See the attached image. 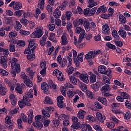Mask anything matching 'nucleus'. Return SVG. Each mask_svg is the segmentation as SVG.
<instances>
[{"label":"nucleus","mask_w":131,"mask_h":131,"mask_svg":"<svg viewBox=\"0 0 131 131\" xmlns=\"http://www.w3.org/2000/svg\"><path fill=\"white\" fill-rule=\"evenodd\" d=\"M61 40L60 43L61 46H66L68 43V34L66 33H63L61 37Z\"/></svg>","instance_id":"10"},{"label":"nucleus","mask_w":131,"mask_h":131,"mask_svg":"<svg viewBox=\"0 0 131 131\" xmlns=\"http://www.w3.org/2000/svg\"><path fill=\"white\" fill-rule=\"evenodd\" d=\"M96 115L98 120H99L100 122H104V121H105L106 117L104 115H102L99 112L96 113Z\"/></svg>","instance_id":"17"},{"label":"nucleus","mask_w":131,"mask_h":131,"mask_svg":"<svg viewBox=\"0 0 131 131\" xmlns=\"http://www.w3.org/2000/svg\"><path fill=\"white\" fill-rule=\"evenodd\" d=\"M7 92V89L5 87H3L2 84H0V94L2 96L6 95V93Z\"/></svg>","instance_id":"42"},{"label":"nucleus","mask_w":131,"mask_h":131,"mask_svg":"<svg viewBox=\"0 0 131 131\" xmlns=\"http://www.w3.org/2000/svg\"><path fill=\"white\" fill-rule=\"evenodd\" d=\"M31 52L32 51H31V53H27L28 54V55H27V58L30 61H33V60H34V59H35V54L33 53L31 54Z\"/></svg>","instance_id":"44"},{"label":"nucleus","mask_w":131,"mask_h":131,"mask_svg":"<svg viewBox=\"0 0 131 131\" xmlns=\"http://www.w3.org/2000/svg\"><path fill=\"white\" fill-rule=\"evenodd\" d=\"M16 45H17L19 47H25V41L22 40H19L17 41H16Z\"/></svg>","instance_id":"61"},{"label":"nucleus","mask_w":131,"mask_h":131,"mask_svg":"<svg viewBox=\"0 0 131 131\" xmlns=\"http://www.w3.org/2000/svg\"><path fill=\"white\" fill-rule=\"evenodd\" d=\"M98 101H99V102L102 103V104L105 106H107V99H106V98L103 97H99Z\"/></svg>","instance_id":"47"},{"label":"nucleus","mask_w":131,"mask_h":131,"mask_svg":"<svg viewBox=\"0 0 131 131\" xmlns=\"http://www.w3.org/2000/svg\"><path fill=\"white\" fill-rule=\"evenodd\" d=\"M23 100L27 106H28L29 107L31 106V104L30 103V99H29L27 96H24Z\"/></svg>","instance_id":"29"},{"label":"nucleus","mask_w":131,"mask_h":131,"mask_svg":"<svg viewBox=\"0 0 131 131\" xmlns=\"http://www.w3.org/2000/svg\"><path fill=\"white\" fill-rule=\"evenodd\" d=\"M49 40H51L53 42L56 43L57 42V39L56 38V34L54 33H51L50 34V36L49 37Z\"/></svg>","instance_id":"27"},{"label":"nucleus","mask_w":131,"mask_h":131,"mask_svg":"<svg viewBox=\"0 0 131 131\" xmlns=\"http://www.w3.org/2000/svg\"><path fill=\"white\" fill-rule=\"evenodd\" d=\"M0 63L2 64L3 68H7L8 64H7V59L5 56H1L0 59Z\"/></svg>","instance_id":"20"},{"label":"nucleus","mask_w":131,"mask_h":131,"mask_svg":"<svg viewBox=\"0 0 131 131\" xmlns=\"http://www.w3.org/2000/svg\"><path fill=\"white\" fill-rule=\"evenodd\" d=\"M118 34L120 36H121V37H122V38L125 39L126 38V31L123 30V27H120L119 28Z\"/></svg>","instance_id":"18"},{"label":"nucleus","mask_w":131,"mask_h":131,"mask_svg":"<svg viewBox=\"0 0 131 131\" xmlns=\"http://www.w3.org/2000/svg\"><path fill=\"white\" fill-rule=\"evenodd\" d=\"M8 50L11 53H14L16 50L15 49V45L13 43V42H11L9 45Z\"/></svg>","instance_id":"38"},{"label":"nucleus","mask_w":131,"mask_h":131,"mask_svg":"<svg viewBox=\"0 0 131 131\" xmlns=\"http://www.w3.org/2000/svg\"><path fill=\"white\" fill-rule=\"evenodd\" d=\"M106 46L108 49H111V50H116V46L110 42L106 43Z\"/></svg>","instance_id":"51"},{"label":"nucleus","mask_w":131,"mask_h":131,"mask_svg":"<svg viewBox=\"0 0 131 131\" xmlns=\"http://www.w3.org/2000/svg\"><path fill=\"white\" fill-rule=\"evenodd\" d=\"M83 22V19L80 18L78 20H74L73 21L74 27L77 28L79 27L80 25H82V23Z\"/></svg>","instance_id":"24"},{"label":"nucleus","mask_w":131,"mask_h":131,"mask_svg":"<svg viewBox=\"0 0 131 131\" xmlns=\"http://www.w3.org/2000/svg\"><path fill=\"white\" fill-rule=\"evenodd\" d=\"M57 61L58 62L59 65H60L61 67H62L64 68L65 67V65L64 63H62V56L61 55H59L57 57Z\"/></svg>","instance_id":"39"},{"label":"nucleus","mask_w":131,"mask_h":131,"mask_svg":"<svg viewBox=\"0 0 131 131\" xmlns=\"http://www.w3.org/2000/svg\"><path fill=\"white\" fill-rule=\"evenodd\" d=\"M100 90L102 92L105 93V92H110V91L111 90V88H110V86H109V85L107 84L102 86Z\"/></svg>","instance_id":"33"},{"label":"nucleus","mask_w":131,"mask_h":131,"mask_svg":"<svg viewBox=\"0 0 131 131\" xmlns=\"http://www.w3.org/2000/svg\"><path fill=\"white\" fill-rule=\"evenodd\" d=\"M93 128L95 129V130H98V131H103L102 129V127L100 126L99 125H97L96 124H94L93 126Z\"/></svg>","instance_id":"64"},{"label":"nucleus","mask_w":131,"mask_h":131,"mask_svg":"<svg viewBox=\"0 0 131 131\" xmlns=\"http://www.w3.org/2000/svg\"><path fill=\"white\" fill-rule=\"evenodd\" d=\"M53 75H54V76H56L59 81H63L64 80V75H63L62 72L56 69L53 71Z\"/></svg>","instance_id":"8"},{"label":"nucleus","mask_w":131,"mask_h":131,"mask_svg":"<svg viewBox=\"0 0 131 131\" xmlns=\"http://www.w3.org/2000/svg\"><path fill=\"white\" fill-rule=\"evenodd\" d=\"M69 78L70 79V81L73 83V84H77V79L73 76H69Z\"/></svg>","instance_id":"34"},{"label":"nucleus","mask_w":131,"mask_h":131,"mask_svg":"<svg viewBox=\"0 0 131 131\" xmlns=\"http://www.w3.org/2000/svg\"><path fill=\"white\" fill-rule=\"evenodd\" d=\"M97 80V76L96 75H92L90 77V81L92 83H95V82Z\"/></svg>","instance_id":"53"},{"label":"nucleus","mask_w":131,"mask_h":131,"mask_svg":"<svg viewBox=\"0 0 131 131\" xmlns=\"http://www.w3.org/2000/svg\"><path fill=\"white\" fill-rule=\"evenodd\" d=\"M106 125L108 128H114L115 127V123L113 122H108L106 123Z\"/></svg>","instance_id":"50"},{"label":"nucleus","mask_w":131,"mask_h":131,"mask_svg":"<svg viewBox=\"0 0 131 131\" xmlns=\"http://www.w3.org/2000/svg\"><path fill=\"white\" fill-rule=\"evenodd\" d=\"M82 25L85 29V30L88 32L91 30V24L88 19H83Z\"/></svg>","instance_id":"11"},{"label":"nucleus","mask_w":131,"mask_h":131,"mask_svg":"<svg viewBox=\"0 0 131 131\" xmlns=\"http://www.w3.org/2000/svg\"><path fill=\"white\" fill-rule=\"evenodd\" d=\"M20 116L24 122H28V118H27V116L25 115L24 113H21Z\"/></svg>","instance_id":"59"},{"label":"nucleus","mask_w":131,"mask_h":131,"mask_svg":"<svg viewBox=\"0 0 131 131\" xmlns=\"http://www.w3.org/2000/svg\"><path fill=\"white\" fill-rule=\"evenodd\" d=\"M80 79L84 83H89L90 80H89V75L87 73L81 74L80 75Z\"/></svg>","instance_id":"13"},{"label":"nucleus","mask_w":131,"mask_h":131,"mask_svg":"<svg viewBox=\"0 0 131 131\" xmlns=\"http://www.w3.org/2000/svg\"><path fill=\"white\" fill-rule=\"evenodd\" d=\"M33 90L31 89L29 91V92H28L26 93V95L25 96H26L27 98H33Z\"/></svg>","instance_id":"57"},{"label":"nucleus","mask_w":131,"mask_h":131,"mask_svg":"<svg viewBox=\"0 0 131 131\" xmlns=\"http://www.w3.org/2000/svg\"><path fill=\"white\" fill-rule=\"evenodd\" d=\"M8 75L9 73L7 72V71L3 69H0V75H2V76H6Z\"/></svg>","instance_id":"58"},{"label":"nucleus","mask_w":131,"mask_h":131,"mask_svg":"<svg viewBox=\"0 0 131 131\" xmlns=\"http://www.w3.org/2000/svg\"><path fill=\"white\" fill-rule=\"evenodd\" d=\"M18 60H17V58H13L12 59L11 61H10V62L11 63V67L12 68H14V67L16 65L17 61Z\"/></svg>","instance_id":"56"},{"label":"nucleus","mask_w":131,"mask_h":131,"mask_svg":"<svg viewBox=\"0 0 131 131\" xmlns=\"http://www.w3.org/2000/svg\"><path fill=\"white\" fill-rule=\"evenodd\" d=\"M75 32L76 33H77L78 34H79V33H80V34H85V31L84 30V29H82L80 27H78L76 28Z\"/></svg>","instance_id":"28"},{"label":"nucleus","mask_w":131,"mask_h":131,"mask_svg":"<svg viewBox=\"0 0 131 131\" xmlns=\"http://www.w3.org/2000/svg\"><path fill=\"white\" fill-rule=\"evenodd\" d=\"M53 16L56 19L60 18L61 17V11L59 9H56L53 12Z\"/></svg>","instance_id":"26"},{"label":"nucleus","mask_w":131,"mask_h":131,"mask_svg":"<svg viewBox=\"0 0 131 131\" xmlns=\"http://www.w3.org/2000/svg\"><path fill=\"white\" fill-rule=\"evenodd\" d=\"M86 119L89 120L90 122H94V121H96V118L94 117V116L92 115H88L86 116Z\"/></svg>","instance_id":"48"},{"label":"nucleus","mask_w":131,"mask_h":131,"mask_svg":"<svg viewBox=\"0 0 131 131\" xmlns=\"http://www.w3.org/2000/svg\"><path fill=\"white\" fill-rule=\"evenodd\" d=\"M20 77L24 79V82L27 86H29V88H32L33 86V83L29 79V77L26 76L25 73L22 72Z\"/></svg>","instance_id":"3"},{"label":"nucleus","mask_w":131,"mask_h":131,"mask_svg":"<svg viewBox=\"0 0 131 131\" xmlns=\"http://www.w3.org/2000/svg\"><path fill=\"white\" fill-rule=\"evenodd\" d=\"M47 39V36L43 35L41 39L40 40V44L41 47H45V45H46V40Z\"/></svg>","instance_id":"46"},{"label":"nucleus","mask_w":131,"mask_h":131,"mask_svg":"<svg viewBox=\"0 0 131 131\" xmlns=\"http://www.w3.org/2000/svg\"><path fill=\"white\" fill-rule=\"evenodd\" d=\"M119 19L121 24H125L126 23V18L122 14L119 15Z\"/></svg>","instance_id":"37"},{"label":"nucleus","mask_w":131,"mask_h":131,"mask_svg":"<svg viewBox=\"0 0 131 131\" xmlns=\"http://www.w3.org/2000/svg\"><path fill=\"white\" fill-rule=\"evenodd\" d=\"M38 8L41 9V10H43L45 8V0H39L38 4Z\"/></svg>","instance_id":"40"},{"label":"nucleus","mask_w":131,"mask_h":131,"mask_svg":"<svg viewBox=\"0 0 131 131\" xmlns=\"http://www.w3.org/2000/svg\"><path fill=\"white\" fill-rule=\"evenodd\" d=\"M71 127L74 128V129H78L80 127L81 129V124L80 122L73 123Z\"/></svg>","instance_id":"35"},{"label":"nucleus","mask_w":131,"mask_h":131,"mask_svg":"<svg viewBox=\"0 0 131 131\" xmlns=\"http://www.w3.org/2000/svg\"><path fill=\"white\" fill-rule=\"evenodd\" d=\"M27 73L28 75H29V76H32V75L34 74V72H33L30 68H28L27 69Z\"/></svg>","instance_id":"62"},{"label":"nucleus","mask_w":131,"mask_h":131,"mask_svg":"<svg viewBox=\"0 0 131 131\" xmlns=\"http://www.w3.org/2000/svg\"><path fill=\"white\" fill-rule=\"evenodd\" d=\"M98 72L101 73V74H105L106 73V70H107V68L105 66H99L98 67Z\"/></svg>","instance_id":"23"},{"label":"nucleus","mask_w":131,"mask_h":131,"mask_svg":"<svg viewBox=\"0 0 131 131\" xmlns=\"http://www.w3.org/2000/svg\"><path fill=\"white\" fill-rule=\"evenodd\" d=\"M86 114V112L82 110H79L77 116L79 119H83L84 118V115Z\"/></svg>","instance_id":"19"},{"label":"nucleus","mask_w":131,"mask_h":131,"mask_svg":"<svg viewBox=\"0 0 131 131\" xmlns=\"http://www.w3.org/2000/svg\"><path fill=\"white\" fill-rule=\"evenodd\" d=\"M41 89L43 91L45 94L48 95V94L50 93V91H49L50 86H49V84H48V83L46 82L42 83L41 84Z\"/></svg>","instance_id":"12"},{"label":"nucleus","mask_w":131,"mask_h":131,"mask_svg":"<svg viewBox=\"0 0 131 131\" xmlns=\"http://www.w3.org/2000/svg\"><path fill=\"white\" fill-rule=\"evenodd\" d=\"M28 42H29V47L25 50V52H27V54L31 53V51L32 53H34V50L36 49V46L35 45L34 40L31 39H29Z\"/></svg>","instance_id":"2"},{"label":"nucleus","mask_w":131,"mask_h":131,"mask_svg":"<svg viewBox=\"0 0 131 131\" xmlns=\"http://www.w3.org/2000/svg\"><path fill=\"white\" fill-rule=\"evenodd\" d=\"M89 5L88 7L89 8H93V7H95V6H97V2H94V0H88Z\"/></svg>","instance_id":"43"},{"label":"nucleus","mask_w":131,"mask_h":131,"mask_svg":"<svg viewBox=\"0 0 131 131\" xmlns=\"http://www.w3.org/2000/svg\"><path fill=\"white\" fill-rule=\"evenodd\" d=\"M19 32L20 33L21 35H22L23 36H25L26 35H29V34H30V32H29L28 31L23 30H20Z\"/></svg>","instance_id":"54"},{"label":"nucleus","mask_w":131,"mask_h":131,"mask_svg":"<svg viewBox=\"0 0 131 131\" xmlns=\"http://www.w3.org/2000/svg\"><path fill=\"white\" fill-rule=\"evenodd\" d=\"M52 123L55 127H58L60 124V120L55 118L52 121Z\"/></svg>","instance_id":"49"},{"label":"nucleus","mask_w":131,"mask_h":131,"mask_svg":"<svg viewBox=\"0 0 131 131\" xmlns=\"http://www.w3.org/2000/svg\"><path fill=\"white\" fill-rule=\"evenodd\" d=\"M106 12L107 8H106L104 5H102L97 9L96 13L99 14L100 13L102 12V14H104V13H106Z\"/></svg>","instance_id":"21"},{"label":"nucleus","mask_w":131,"mask_h":131,"mask_svg":"<svg viewBox=\"0 0 131 131\" xmlns=\"http://www.w3.org/2000/svg\"><path fill=\"white\" fill-rule=\"evenodd\" d=\"M44 104H49L50 105H53L54 102L53 100L50 98V97L46 96L44 100Z\"/></svg>","instance_id":"30"},{"label":"nucleus","mask_w":131,"mask_h":131,"mask_svg":"<svg viewBox=\"0 0 131 131\" xmlns=\"http://www.w3.org/2000/svg\"><path fill=\"white\" fill-rule=\"evenodd\" d=\"M43 28L42 27H38L35 29V31L30 35L31 38H39L43 34Z\"/></svg>","instance_id":"1"},{"label":"nucleus","mask_w":131,"mask_h":131,"mask_svg":"<svg viewBox=\"0 0 131 131\" xmlns=\"http://www.w3.org/2000/svg\"><path fill=\"white\" fill-rule=\"evenodd\" d=\"M15 91L16 93H18L22 95L23 94V91L22 90V86H17L15 88Z\"/></svg>","instance_id":"60"},{"label":"nucleus","mask_w":131,"mask_h":131,"mask_svg":"<svg viewBox=\"0 0 131 131\" xmlns=\"http://www.w3.org/2000/svg\"><path fill=\"white\" fill-rule=\"evenodd\" d=\"M85 58L87 60H92V59H94V58H95L94 52L93 51H89L88 54L85 55Z\"/></svg>","instance_id":"22"},{"label":"nucleus","mask_w":131,"mask_h":131,"mask_svg":"<svg viewBox=\"0 0 131 131\" xmlns=\"http://www.w3.org/2000/svg\"><path fill=\"white\" fill-rule=\"evenodd\" d=\"M112 35H113L115 39L119 40L120 37H119V35H118V33H117V31L114 30L112 32Z\"/></svg>","instance_id":"32"},{"label":"nucleus","mask_w":131,"mask_h":131,"mask_svg":"<svg viewBox=\"0 0 131 131\" xmlns=\"http://www.w3.org/2000/svg\"><path fill=\"white\" fill-rule=\"evenodd\" d=\"M75 69L74 68L71 67L67 69L66 70V71L67 73H68L69 75L72 74L73 73V72L74 71Z\"/></svg>","instance_id":"52"},{"label":"nucleus","mask_w":131,"mask_h":131,"mask_svg":"<svg viewBox=\"0 0 131 131\" xmlns=\"http://www.w3.org/2000/svg\"><path fill=\"white\" fill-rule=\"evenodd\" d=\"M14 16L16 17H18V18H20L23 15V17L24 18H27V17H29L30 16V12L25 11V10H19L15 11L14 13Z\"/></svg>","instance_id":"5"},{"label":"nucleus","mask_w":131,"mask_h":131,"mask_svg":"<svg viewBox=\"0 0 131 131\" xmlns=\"http://www.w3.org/2000/svg\"><path fill=\"white\" fill-rule=\"evenodd\" d=\"M102 33L106 35H109L110 34V28L107 24L102 26Z\"/></svg>","instance_id":"15"},{"label":"nucleus","mask_w":131,"mask_h":131,"mask_svg":"<svg viewBox=\"0 0 131 131\" xmlns=\"http://www.w3.org/2000/svg\"><path fill=\"white\" fill-rule=\"evenodd\" d=\"M9 7L11 8L13 7V9L14 11H18V10H20V9H22V4L19 2H12L9 4Z\"/></svg>","instance_id":"7"},{"label":"nucleus","mask_w":131,"mask_h":131,"mask_svg":"<svg viewBox=\"0 0 131 131\" xmlns=\"http://www.w3.org/2000/svg\"><path fill=\"white\" fill-rule=\"evenodd\" d=\"M110 120L111 122H114V123H115V124H118V123H119V122H120L119 120L117 119V118H116V117H115V116H114L113 114L111 115Z\"/></svg>","instance_id":"25"},{"label":"nucleus","mask_w":131,"mask_h":131,"mask_svg":"<svg viewBox=\"0 0 131 131\" xmlns=\"http://www.w3.org/2000/svg\"><path fill=\"white\" fill-rule=\"evenodd\" d=\"M9 100L12 106H15L17 104V97L15 94L11 93L9 95Z\"/></svg>","instance_id":"14"},{"label":"nucleus","mask_w":131,"mask_h":131,"mask_svg":"<svg viewBox=\"0 0 131 131\" xmlns=\"http://www.w3.org/2000/svg\"><path fill=\"white\" fill-rule=\"evenodd\" d=\"M15 29L17 30V31H19L20 28H22V25L19 22V21H15V25L14 26Z\"/></svg>","instance_id":"41"},{"label":"nucleus","mask_w":131,"mask_h":131,"mask_svg":"<svg viewBox=\"0 0 131 131\" xmlns=\"http://www.w3.org/2000/svg\"><path fill=\"white\" fill-rule=\"evenodd\" d=\"M27 115L28 116V121L29 124H31L32 123V121L33 120V111L32 110H30L27 113Z\"/></svg>","instance_id":"16"},{"label":"nucleus","mask_w":131,"mask_h":131,"mask_svg":"<svg viewBox=\"0 0 131 131\" xmlns=\"http://www.w3.org/2000/svg\"><path fill=\"white\" fill-rule=\"evenodd\" d=\"M68 97L69 98H72L73 97H74V92L73 91H71L70 90H69L67 92Z\"/></svg>","instance_id":"63"},{"label":"nucleus","mask_w":131,"mask_h":131,"mask_svg":"<svg viewBox=\"0 0 131 131\" xmlns=\"http://www.w3.org/2000/svg\"><path fill=\"white\" fill-rule=\"evenodd\" d=\"M81 127V128H85L86 130L88 129L89 131H93L92 126L88 123L82 124Z\"/></svg>","instance_id":"31"},{"label":"nucleus","mask_w":131,"mask_h":131,"mask_svg":"<svg viewBox=\"0 0 131 131\" xmlns=\"http://www.w3.org/2000/svg\"><path fill=\"white\" fill-rule=\"evenodd\" d=\"M127 99V100H129V99H130V95H128L125 92H121L120 96H118L116 97L117 101L121 102L122 103L124 102V99Z\"/></svg>","instance_id":"4"},{"label":"nucleus","mask_w":131,"mask_h":131,"mask_svg":"<svg viewBox=\"0 0 131 131\" xmlns=\"http://www.w3.org/2000/svg\"><path fill=\"white\" fill-rule=\"evenodd\" d=\"M97 11V7H94L92 9L86 8L83 10V14L85 16H88L89 17H91L93 16Z\"/></svg>","instance_id":"6"},{"label":"nucleus","mask_w":131,"mask_h":131,"mask_svg":"<svg viewBox=\"0 0 131 131\" xmlns=\"http://www.w3.org/2000/svg\"><path fill=\"white\" fill-rule=\"evenodd\" d=\"M114 82L116 85H118V86H120L122 89L124 88V84L123 83H120L118 80H115L114 81Z\"/></svg>","instance_id":"55"},{"label":"nucleus","mask_w":131,"mask_h":131,"mask_svg":"<svg viewBox=\"0 0 131 131\" xmlns=\"http://www.w3.org/2000/svg\"><path fill=\"white\" fill-rule=\"evenodd\" d=\"M79 87L81 89V91L84 92V93L88 92V87L86 86V85H85V84L81 82L79 84Z\"/></svg>","instance_id":"36"},{"label":"nucleus","mask_w":131,"mask_h":131,"mask_svg":"<svg viewBox=\"0 0 131 131\" xmlns=\"http://www.w3.org/2000/svg\"><path fill=\"white\" fill-rule=\"evenodd\" d=\"M109 59V56L106 53L103 54L100 58L99 61L101 64L104 65H108V60Z\"/></svg>","instance_id":"9"},{"label":"nucleus","mask_w":131,"mask_h":131,"mask_svg":"<svg viewBox=\"0 0 131 131\" xmlns=\"http://www.w3.org/2000/svg\"><path fill=\"white\" fill-rule=\"evenodd\" d=\"M69 116L65 114H61L58 116V119L61 121L65 120L66 119H69Z\"/></svg>","instance_id":"45"}]
</instances>
